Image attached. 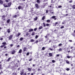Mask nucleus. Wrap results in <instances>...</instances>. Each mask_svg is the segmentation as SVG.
Masks as SVG:
<instances>
[{
  "mask_svg": "<svg viewBox=\"0 0 75 75\" xmlns=\"http://www.w3.org/2000/svg\"><path fill=\"white\" fill-rule=\"evenodd\" d=\"M51 35H52V33L51 34V33H48L46 35V36H45V38H48L49 37H52Z\"/></svg>",
  "mask_w": 75,
  "mask_h": 75,
  "instance_id": "obj_1",
  "label": "nucleus"
},
{
  "mask_svg": "<svg viewBox=\"0 0 75 75\" xmlns=\"http://www.w3.org/2000/svg\"><path fill=\"white\" fill-rule=\"evenodd\" d=\"M11 5V2H10L8 4V7H10Z\"/></svg>",
  "mask_w": 75,
  "mask_h": 75,
  "instance_id": "obj_2",
  "label": "nucleus"
},
{
  "mask_svg": "<svg viewBox=\"0 0 75 75\" xmlns=\"http://www.w3.org/2000/svg\"><path fill=\"white\" fill-rule=\"evenodd\" d=\"M11 59V57H9L7 60H6V62H9L10 61V59Z\"/></svg>",
  "mask_w": 75,
  "mask_h": 75,
  "instance_id": "obj_3",
  "label": "nucleus"
},
{
  "mask_svg": "<svg viewBox=\"0 0 75 75\" xmlns=\"http://www.w3.org/2000/svg\"><path fill=\"white\" fill-rule=\"evenodd\" d=\"M13 37V35H10L9 37V40H11V39L12 38V37Z\"/></svg>",
  "mask_w": 75,
  "mask_h": 75,
  "instance_id": "obj_4",
  "label": "nucleus"
},
{
  "mask_svg": "<svg viewBox=\"0 0 75 75\" xmlns=\"http://www.w3.org/2000/svg\"><path fill=\"white\" fill-rule=\"evenodd\" d=\"M35 6L37 8H39V6H38V4H35Z\"/></svg>",
  "mask_w": 75,
  "mask_h": 75,
  "instance_id": "obj_5",
  "label": "nucleus"
},
{
  "mask_svg": "<svg viewBox=\"0 0 75 75\" xmlns=\"http://www.w3.org/2000/svg\"><path fill=\"white\" fill-rule=\"evenodd\" d=\"M2 19H3V20L4 21L5 20V16H4V15L2 16Z\"/></svg>",
  "mask_w": 75,
  "mask_h": 75,
  "instance_id": "obj_6",
  "label": "nucleus"
},
{
  "mask_svg": "<svg viewBox=\"0 0 75 75\" xmlns=\"http://www.w3.org/2000/svg\"><path fill=\"white\" fill-rule=\"evenodd\" d=\"M21 35V33H18V34L16 35V37H18L19 36H20V35Z\"/></svg>",
  "mask_w": 75,
  "mask_h": 75,
  "instance_id": "obj_7",
  "label": "nucleus"
},
{
  "mask_svg": "<svg viewBox=\"0 0 75 75\" xmlns=\"http://www.w3.org/2000/svg\"><path fill=\"white\" fill-rule=\"evenodd\" d=\"M33 29H29V32H31V31H33Z\"/></svg>",
  "mask_w": 75,
  "mask_h": 75,
  "instance_id": "obj_8",
  "label": "nucleus"
},
{
  "mask_svg": "<svg viewBox=\"0 0 75 75\" xmlns=\"http://www.w3.org/2000/svg\"><path fill=\"white\" fill-rule=\"evenodd\" d=\"M53 47L54 48H57V45H55L53 46Z\"/></svg>",
  "mask_w": 75,
  "mask_h": 75,
  "instance_id": "obj_9",
  "label": "nucleus"
},
{
  "mask_svg": "<svg viewBox=\"0 0 75 75\" xmlns=\"http://www.w3.org/2000/svg\"><path fill=\"white\" fill-rule=\"evenodd\" d=\"M66 62L67 64H70L69 62L68 61V60H66Z\"/></svg>",
  "mask_w": 75,
  "mask_h": 75,
  "instance_id": "obj_10",
  "label": "nucleus"
},
{
  "mask_svg": "<svg viewBox=\"0 0 75 75\" xmlns=\"http://www.w3.org/2000/svg\"><path fill=\"white\" fill-rule=\"evenodd\" d=\"M3 6H4V7H8V6L6 4H4L3 5Z\"/></svg>",
  "mask_w": 75,
  "mask_h": 75,
  "instance_id": "obj_11",
  "label": "nucleus"
},
{
  "mask_svg": "<svg viewBox=\"0 0 75 75\" xmlns=\"http://www.w3.org/2000/svg\"><path fill=\"white\" fill-rule=\"evenodd\" d=\"M21 52H22V50L20 49L18 52V53H19L20 54L21 53Z\"/></svg>",
  "mask_w": 75,
  "mask_h": 75,
  "instance_id": "obj_12",
  "label": "nucleus"
},
{
  "mask_svg": "<svg viewBox=\"0 0 75 75\" xmlns=\"http://www.w3.org/2000/svg\"><path fill=\"white\" fill-rule=\"evenodd\" d=\"M22 8V6H20L18 7V10H20L21 9V8Z\"/></svg>",
  "mask_w": 75,
  "mask_h": 75,
  "instance_id": "obj_13",
  "label": "nucleus"
},
{
  "mask_svg": "<svg viewBox=\"0 0 75 75\" xmlns=\"http://www.w3.org/2000/svg\"><path fill=\"white\" fill-rule=\"evenodd\" d=\"M16 52V51L14 50L12 52H11V54H15Z\"/></svg>",
  "mask_w": 75,
  "mask_h": 75,
  "instance_id": "obj_14",
  "label": "nucleus"
},
{
  "mask_svg": "<svg viewBox=\"0 0 75 75\" xmlns=\"http://www.w3.org/2000/svg\"><path fill=\"white\" fill-rule=\"evenodd\" d=\"M7 31L8 33H10L11 32L10 30L9 29H8L7 30Z\"/></svg>",
  "mask_w": 75,
  "mask_h": 75,
  "instance_id": "obj_15",
  "label": "nucleus"
},
{
  "mask_svg": "<svg viewBox=\"0 0 75 75\" xmlns=\"http://www.w3.org/2000/svg\"><path fill=\"white\" fill-rule=\"evenodd\" d=\"M49 55H50V57H52V53H49Z\"/></svg>",
  "mask_w": 75,
  "mask_h": 75,
  "instance_id": "obj_16",
  "label": "nucleus"
},
{
  "mask_svg": "<svg viewBox=\"0 0 75 75\" xmlns=\"http://www.w3.org/2000/svg\"><path fill=\"white\" fill-rule=\"evenodd\" d=\"M48 4V3H46V4H43V5H44V6H43V8H44L45 6H47V4Z\"/></svg>",
  "mask_w": 75,
  "mask_h": 75,
  "instance_id": "obj_17",
  "label": "nucleus"
},
{
  "mask_svg": "<svg viewBox=\"0 0 75 75\" xmlns=\"http://www.w3.org/2000/svg\"><path fill=\"white\" fill-rule=\"evenodd\" d=\"M28 70L30 72V71H31V68H28Z\"/></svg>",
  "mask_w": 75,
  "mask_h": 75,
  "instance_id": "obj_18",
  "label": "nucleus"
},
{
  "mask_svg": "<svg viewBox=\"0 0 75 75\" xmlns=\"http://www.w3.org/2000/svg\"><path fill=\"white\" fill-rule=\"evenodd\" d=\"M26 50H27V47H25L23 49L24 51H25Z\"/></svg>",
  "mask_w": 75,
  "mask_h": 75,
  "instance_id": "obj_19",
  "label": "nucleus"
},
{
  "mask_svg": "<svg viewBox=\"0 0 75 75\" xmlns=\"http://www.w3.org/2000/svg\"><path fill=\"white\" fill-rule=\"evenodd\" d=\"M10 19H8L7 21V23H10Z\"/></svg>",
  "mask_w": 75,
  "mask_h": 75,
  "instance_id": "obj_20",
  "label": "nucleus"
},
{
  "mask_svg": "<svg viewBox=\"0 0 75 75\" xmlns=\"http://www.w3.org/2000/svg\"><path fill=\"white\" fill-rule=\"evenodd\" d=\"M37 2L38 3H39V4L40 3V0H37Z\"/></svg>",
  "mask_w": 75,
  "mask_h": 75,
  "instance_id": "obj_21",
  "label": "nucleus"
},
{
  "mask_svg": "<svg viewBox=\"0 0 75 75\" xmlns=\"http://www.w3.org/2000/svg\"><path fill=\"white\" fill-rule=\"evenodd\" d=\"M37 19H38V18L37 17H36L34 19L35 21H36V20H37Z\"/></svg>",
  "mask_w": 75,
  "mask_h": 75,
  "instance_id": "obj_22",
  "label": "nucleus"
},
{
  "mask_svg": "<svg viewBox=\"0 0 75 75\" xmlns=\"http://www.w3.org/2000/svg\"><path fill=\"white\" fill-rule=\"evenodd\" d=\"M56 16H52V18H53V19H54L55 18H56Z\"/></svg>",
  "mask_w": 75,
  "mask_h": 75,
  "instance_id": "obj_23",
  "label": "nucleus"
},
{
  "mask_svg": "<svg viewBox=\"0 0 75 75\" xmlns=\"http://www.w3.org/2000/svg\"><path fill=\"white\" fill-rule=\"evenodd\" d=\"M42 26H40L39 28V30H41V29H42Z\"/></svg>",
  "mask_w": 75,
  "mask_h": 75,
  "instance_id": "obj_24",
  "label": "nucleus"
},
{
  "mask_svg": "<svg viewBox=\"0 0 75 75\" xmlns=\"http://www.w3.org/2000/svg\"><path fill=\"white\" fill-rule=\"evenodd\" d=\"M20 6H23L24 4L23 3H21L19 4Z\"/></svg>",
  "mask_w": 75,
  "mask_h": 75,
  "instance_id": "obj_25",
  "label": "nucleus"
},
{
  "mask_svg": "<svg viewBox=\"0 0 75 75\" xmlns=\"http://www.w3.org/2000/svg\"><path fill=\"white\" fill-rule=\"evenodd\" d=\"M72 7L74 9H75V5H73L72 6Z\"/></svg>",
  "mask_w": 75,
  "mask_h": 75,
  "instance_id": "obj_26",
  "label": "nucleus"
},
{
  "mask_svg": "<svg viewBox=\"0 0 75 75\" xmlns=\"http://www.w3.org/2000/svg\"><path fill=\"white\" fill-rule=\"evenodd\" d=\"M50 20H47L46 21V22H47V23H50Z\"/></svg>",
  "mask_w": 75,
  "mask_h": 75,
  "instance_id": "obj_27",
  "label": "nucleus"
},
{
  "mask_svg": "<svg viewBox=\"0 0 75 75\" xmlns=\"http://www.w3.org/2000/svg\"><path fill=\"white\" fill-rule=\"evenodd\" d=\"M3 2L1 0H0V4H3Z\"/></svg>",
  "mask_w": 75,
  "mask_h": 75,
  "instance_id": "obj_28",
  "label": "nucleus"
},
{
  "mask_svg": "<svg viewBox=\"0 0 75 75\" xmlns=\"http://www.w3.org/2000/svg\"><path fill=\"white\" fill-rule=\"evenodd\" d=\"M35 34V33L34 32H33L32 33V35L33 36Z\"/></svg>",
  "mask_w": 75,
  "mask_h": 75,
  "instance_id": "obj_29",
  "label": "nucleus"
},
{
  "mask_svg": "<svg viewBox=\"0 0 75 75\" xmlns=\"http://www.w3.org/2000/svg\"><path fill=\"white\" fill-rule=\"evenodd\" d=\"M2 44H3V45H6V42H4L2 43Z\"/></svg>",
  "mask_w": 75,
  "mask_h": 75,
  "instance_id": "obj_30",
  "label": "nucleus"
},
{
  "mask_svg": "<svg viewBox=\"0 0 75 75\" xmlns=\"http://www.w3.org/2000/svg\"><path fill=\"white\" fill-rule=\"evenodd\" d=\"M38 35H36L35 37V38L36 39H37V38H38Z\"/></svg>",
  "mask_w": 75,
  "mask_h": 75,
  "instance_id": "obj_31",
  "label": "nucleus"
},
{
  "mask_svg": "<svg viewBox=\"0 0 75 75\" xmlns=\"http://www.w3.org/2000/svg\"><path fill=\"white\" fill-rule=\"evenodd\" d=\"M51 6H50V7H54V4H51Z\"/></svg>",
  "mask_w": 75,
  "mask_h": 75,
  "instance_id": "obj_32",
  "label": "nucleus"
},
{
  "mask_svg": "<svg viewBox=\"0 0 75 75\" xmlns=\"http://www.w3.org/2000/svg\"><path fill=\"white\" fill-rule=\"evenodd\" d=\"M65 24V20L62 23V24Z\"/></svg>",
  "mask_w": 75,
  "mask_h": 75,
  "instance_id": "obj_33",
  "label": "nucleus"
},
{
  "mask_svg": "<svg viewBox=\"0 0 75 75\" xmlns=\"http://www.w3.org/2000/svg\"><path fill=\"white\" fill-rule=\"evenodd\" d=\"M23 38H20V41H22V40H23Z\"/></svg>",
  "mask_w": 75,
  "mask_h": 75,
  "instance_id": "obj_34",
  "label": "nucleus"
},
{
  "mask_svg": "<svg viewBox=\"0 0 75 75\" xmlns=\"http://www.w3.org/2000/svg\"><path fill=\"white\" fill-rule=\"evenodd\" d=\"M45 19V16H44L42 18V20H44Z\"/></svg>",
  "mask_w": 75,
  "mask_h": 75,
  "instance_id": "obj_35",
  "label": "nucleus"
},
{
  "mask_svg": "<svg viewBox=\"0 0 75 75\" xmlns=\"http://www.w3.org/2000/svg\"><path fill=\"white\" fill-rule=\"evenodd\" d=\"M43 25H44V27H46V25H45V23H43Z\"/></svg>",
  "mask_w": 75,
  "mask_h": 75,
  "instance_id": "obj_36",
  "label": "nucleus"
},
{
  "mask_svg": "<svg viewBox=\"0 0 75 75\" xmlns=\"http://www.w3.org/2000/svg\"><path fill=\"white\" fill-rule=\"evenodd\" d=\"M64 28V26H62L61 27H60V28H61L62 29V28Z\"/></svg>",
  "mask_w": 75,
  "mask_h": 75,
  "instance_id": "obj_37",
  "label": "nucleus"
},
{
  "mask_svg": "<svg viewBox=\"0 0 75 75\" xmlns=\"http://www.w3.org/2000/svg\"><path fill=\"white\" fill-rule=\"evenodd\" d=\"M42 50H45V47H42Z\"/></svg>",
  "mask_w": 75,
  "mask_h": 75,
  "instance_id": "obj_38",
  "label": "nucleus"
},
{
  "mask_svg": "<svg viewBox=\"0 0 75 75\" xmlns=\"http://www.w3.org/2000/svg\"><path fill=\"white\" fill-rule=\"evenodd\" d=\"M59 61L60 62V63H62V60L60 59L59 60Z\"/></svg>",
  "mask_w": 75,
  "mask_h": 75,
  "instance_id": "obj_39",
  "label": "nucleus"
},
{
  "mask_svg": "<svg viewBox=\"0 0 75 75\" xmlns=\"http://www.w3.org/2000/svg\"><path fill=\"white\" fill-rule=\"evenodd\" d=\"M2 69V66L1 65V64H0V69Z\"/></svg>",
  "mask_w": 75,
  "mask_h": 75,
  "instance_id": "obj_40",
  "label": "nucleus"
},
{
  "mask_svg": "<svg viewBox=\"0 0 75 75\" xmlns=\"http://www.w3.org/2000/svg\"><path fill=\"white\" fill-rule=\"evenodd\" d=\"M34 40L32 39V40H31L30 41V42H34Z\"/></svg>",
  "mask_w": 75,
  "mask_h": 75,
  "instance_id": "obj_41",
  "label": "nucleus"
},
{
  "mask_svg": "<svg viewBox=\"0 0 75 75\" xmlns=\"http://www.w3.org/2000/svg\"><path fill=\"white\" fill-rule=\"evenodd\" d=\"M61 7H62V6H58V8H61Z\"/></svg>",
  "mask_w": 75,
  "mask_h": 75,
  "instance_id": "obj_42",
  "label": "nucleus"
},
{
  "mask_svg": "<svg viewBox=\"0 0 75 75\" xmlns=\"http://www.w3.org/2000/svg\"><path fill=\"white\" fill-rule=\"evenodd\" d=\"M52 62L53 63H54V62H55V61L54 60H52Z\"/></svg>",
  "mask_w": 75,
  "mask_h": 75,
  "instance_id": "obj_43",
  "label": "nucleus"
},
{
  "mask_svg": "<svg viewBox=\"0 0 75 75\" xmlns=\"http://www.w3.org/2000/svg\"><path fill=\"white\" fill-rule=\"evenodd\" d=\"M4 46H5V45H2L1 46V48H3V47H4Z\"/></svg>",
  "mask_w": 75,
  "mask_h": 75,
  "instance_id": "obj_44",
  "label": "nucleus"
},
{
  "mask_svg": "<svg viewBox=\"0 0 75 75\" xmlns=\"http://www.w3.org/2000/svg\"><path fill=\"white\" fill-rule=\"evenodd\" d=\"M60 57H61V58H62V55L61 54H60Z\"/></svg>",
  "mask_w": 75,
  "mask_h": 75,
  "instance_id": "obj_45",
  "label": "nucleus"
},
{
  "mask_svg": "<svg viewBox=\"0 0 75 75\" xmlns=\"http://www.w3.org/2000/svg\"><path fill=\"white\" fill-rule=\"evenodd\" d=\"M50 25L48 23H47L46 24V26H47V27H48Z\"/></svg>",
  "mask_w": 75,
  "mask_h": 75,
  "instance_id": "obj_46",
  "label": "nucleus"
},
{
  "mask_svg": "<svg viewBox=\"0 0 75 75\" xmlns=\"http://www.w3.org/2000/svg\"><path fill=\"white\" fill-rule=\"evenodd\" d=\"M66 70L67 71H69V69L68 68H67L66 69Z\"/></svg>",
  "mask_w": 75,
  "mask_h": 75,
  "instance_id": "obj_47",
  "label": "nucleus"
},
{
  "mask_svg": "<svg viewBox=\"0 0 75 75\" xmlns=\"http://www.w3.org/2000/svg\"><path fill=\"white\" fill-rule=\"evenodd\" d=\"M29 54H30V53L29 52L27 53L26 54L27 55H29Z\"/></svg>",
  "mask_w": 75,
  "mask_h": 75,
  "instance_id": "obj_48",
  "label": "nucleus"
},
{
  "mask_svg": "<svg viewBox=\"0 0 75 75\" xmlns=\"http://www.w3.org/2000/svg\"><path fill=\"white\" fill-rule=\"evenodd\" d=\"M17 17V15H15L13 16L14 18H16Z\"/></svg>",
  "mask_w": 75,
  "mask_h": 75,
  "instance_id": "obj_49",
  "label": "nucleus"
},
{
  "mask_svg": "<svg viewBox=\"0 0 75 75\" xmlns=\"http://www.w3.org/2000/svg\"><path fill=\"white\" fill-rule=\"evenodd\" d=\"M67 58H70V56H67Z\"/></svg>",
  "mask_w": 75,
  "mask_h": 75,
  "instance_id": "obj_50",
  "label": "nucleus"
},
{
  "mask_svg": "<svg viewBox=\"0 0 75 75\" xmlns=\"http://www.w3.org/2000/svg\"><path fill=\"white\" fill-rule=\"evenodd\" d=\"M61 45H62V44L61 43H60L59 44V46L60 47L61 46Z\"/></svg>",
  "mask_w": 75,
  "mask_h": 75,
  "instance_id": "obj_51",
  "label": "nucleus"
},
{
  "mask_svg": "<svg viewBox=\"0 0 75 75\" xmlns=\"http://www.w3.org/2000/svg\"><path fill=\"white\" fill-rule=\"evenodd\" d=\"M57 57H58L60 55V54H57L56 55Z\"/></svg>",
  "mask_w": 75,
  "mask_h": 75,
  "instance_id": "obj_52",
  "label": "nucleus"
},
{
  "mask_svg": "<svg viewBox=\"0 0 75 75\" xmlns=\"http://www.w3.org/2000/svg\"><path fill=\"white\" fill-rule=\"evenodd\" d=\"M5 1L6 3H8V0H5Z\"/></svg>",
  "mask_w": 75,
  "mask_h": 75,
  "instance_id": "obj_53",
  "label": "nucleus"
},
{
  "mask_svg": "<svg viewBox=\"0 0 75 75\" xmlns=\"http://www.w3.org/2000/svg\"><path fill=\"white\" fill-rule=\"evenodd\" d=\"M48 1V0H44L43 1V2H45L46 1Z\"/></svg>",
  "mask_w": 75,
  "mask_h": 75,
  "instance_id": "obj_54",
  "label": "nucleus"
},
{
  "mask_svg": "<svg viewBox=\"0 0 75 75\" xmlns=\"http://www.w3.org/2000/svg\"><path fill=\"white\" fill-rule=\"evenodd\" d=\"M23 73H24L23 72H21V73H20L21 75H22L23 74Z\"/></svg>",
  "mask_w": 75,
  "mask_h": 75,
  "instance_id": "obj_55",
  "label": "nucleus"
},
{
  "mask_svg": "<svg viewBox=\"0 0 75 75\" xmlns=\"http://www.w3.org/2000/svg\"><path fill=\"white\" fill-rule=\"evenodd\" d=\"M49 50H50V51H52V50H52V49H51V48H50Z\"/></svg>",
  "mask_w": 75,
  "mask_h": 75,
  "instance_id": "obj_56",
  "label": "nucleus"
},
{
  "mask_svg": "<svg viewBox=\"0 0 75 75\" xmlns=\"http://www.w3.org/2000/svg\"><path fill=\"white\" fill-rule=\"evenodd\" d=\"M59 51H62V49H61V48H60L59 49Z\"/></svg>",
  "mask_w": 75,
  "mask_h": 75,
  "instance_id": "obj_57",
  "label": "nucleus"
},
{
  "mask_svg": "<svg viewBox=\"0 0 75 75\" xmlns=\"http://www.w3.org/2000/svg\"><path fill=\"white\" fill-rule=\"evenodd\" d=\"M69 42H72V40H69Z\"/></svg>",
  "mask_w": 75,
  "mask_h": 75,
  "instance_id": "obj_58",
  "label": "nucleus"
},
{
  "mask_svg": "<svg viewBox=\"0 0 75 75\" xmlns=\"http://www.w3.org/2000/svg\"><path fill=\"white\" fill-rule=\"evenodd\" d=\"M3 40V38H1L0 39V40H1H1Z\"/></svg>",
  "mask_w": 75,
  "mask_h": 75,
  "instance_id": "obj_59",
  "label": "nucleus"
},
{
  "mask_svg": "<svg viewBox=\"0 0 75 75\" xmlns=\"http://www.w3.org/2000/svg\"><path fill=\"white\" fill-rule=\"evenodd\" d=\"M54 3L53 1L52 0L51 1V3Z\"/></svg>",
  "mask_w": 75,
  "mask_h": 75,
  "instance_id": "obj_60",
  "label": "nucleus"
},
{
  "mask_svg": "<svg viewBox=\"0 0 75 75\" xmlns=\"http://www.w3.org/2000/svg\"><path fill=\"white\" fill-rule=\"evenodd\" d=\"M31 60H32V59L31 58V59H29V61H31Z\"/></svg>",
  "mask_w": 75,
  "mask_h": 75,
  "instance_id": "obj_61",
  "label": "nucleus"
},
{
  "mask_svg": "<svg viewBox=\"0 0 75 75\" xmlns=\"http://www.w3.org/2000/svg\"><path fill=\"white\" fill-rule=\"evenodd\" d=\"M38 40H37L35 42V43H38Z\"/></svg>",
  "mask_w": 75,
  "mask_h": 75,
  "instance_id": "obj_62",
  "label": "nucleus"
},
{
  "mask_svg": "<svg viewBox=\"0 0 75 75\" xmlns=\"http://www.w3.org/2000/svg\"><path fill=\"white\" fill-rule=\"evenodd\" d=\"M20 47V45H18L17 46V48H18Z\"/></svg>",
  "mask_w": 75,
  "mask_h": 75,
  "instance_id": "obj_63",
  "label": "nucleus"
},
{
  "mask_svg": "<svg viewBox=\"0 0 75 75\" xmlns=\"http://www.w3.org/2000/svg\"><path fill=\"white\" fill-rule=\"evenodd\" d=\"M34 31H35L37 30V28H35L34 29Z\"/></svg>",
  "mask_w": 75,
  "mask_h": 75,
  "instance_id": "obj_64",
  "label": "nucleus"
}]
</instances>
